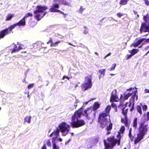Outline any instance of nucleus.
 <instances>
[{"label":"nucleus","mask_w":149,"mask_h":149,"mask_svg":"<svg viewBox=\"0 0 149 149\" xmlns=\"http://www.w3.org/2000/svg\"><path fill=\"white\" fill-rule=\"evenodd\" d=\"M47 145L48 146H51V142L49 140H48L47 142Z\"/></svg>","instance_id":"nucleus-42"},{"label":"nucleus","mask_w":149,"mask_h":149,"mask_svg":"<svg viewBox=\"0 0 149 149\" xmlns=\"http://www.w3.org/2000/svg\"><path fill=\"white\" fill-rule=\"evenodd\" d=\"M57 139V137L56 136H55L52 139V143H53V142L54 141V142L55 143V140H56V139Z\"/></svg>","instance_id":"nucleus-45"},{"label":"nucleus","mask_w":149,"mask_h":149,"mask_svg":"<svg viewBox=\"0 0 149 149\" xmlns=\"http://www.w3.org/2000/svg\"><path fill=\"white\" fill-rule=\"evenodd\" d=\"M117 15L118 17H120L122 16L123 15V14L122 13L119 12L117 13Z\"/></svg>","instance_id":"nucleus-40"},{"label":"nucleus","mask_w":149,"mask_h":149,"mask_svg":"<svg viewBox=\"0 0 149 149\" xmlns=\"http://www.w3.org/2000/svg\"><path fill=\"white\" fill-rule=\"evenodd\" d=\"M128 136L131 140L132 141L134 139V137L132 135V132H129Z\"/></svg>","instance_id":"nucleus-35"},{"label":"nucleus","mask_w":149,"mask_h":149,"mask_svg":"<svg viewBox=\"0 0 149 149\" xmlns=\"http://www.w3.org/2000/svg\"><path fill=\"white\" fill-rule=\"evenodd\" d=\"M34 85L33 83L30 84L28 86V88L29 89H30L33 88Z\"/></svg>","instance_id":"nucleus-36"},{"label":"nucleus","mask_w":149,"mask_h":149,"mask_svg":"<svg viewBox=\"0 0 149 149\" xmlns=\"http://www.w3.org/2000/svg\"><path fill=\"white\" fill-rule=\"evenodd\" d=\"M32 14L30 13H28L24 16V17L21 19L17 23L13 25L10 26L8 28L6 29V33L7 35L10 33L12 30L14 29L17 26H24L26 24L25 19L29 16H32Z\"/></svg>","instance_id":"nucleus-6"},{"label":"nucleus","mask_w":149,"mask_h":149,"mask_svg":"<svg viewBox=\"0 0 149 149\" xmlns=\"http://www.w3.org/2000/svg\"><path fill=\"white\" fill-rule=\"evenodd\" d=\"M131 95H132V93H128L125 95L123 97V95L121 94L120 98L119 99L117 95L116 90H114L112 91L111 93L110 101L111 102H117L120 100L122 101H123L125 100H127Z\"/></svg>","instance_id":"nucleus-7"},{"label":"nucleus","mask_w":149,"mask_h":149,"mask_svg":"<svg viewBox=\"0 0 149 149\" xmlns=\"http://www.w3.org/2000/svg\"><path fill=\"white\" fill-rule=\"evenodd\" d=\"M61 41H58L55 42H51V47H56L58 46V44L60 43Z\"/></svg>","instance_id":"nucleus-22"},{"label":"nucleus","mask_w":149,"mask_h":149,"mask_svg":"<svg viewBox=\"0 0 149 149\" xmlns=\"http://www.w3.org/2000/svg\"><path fill=\"white\" fill-rule=\"evenodd\" d=\"M70 125L65 122H62L60 124L57 130H59L60 132L62 133V135L65 136L70 131Z\"/></svg>","instance_id":"nucleus-9"},{"label":"nucleus","mask_w":149,"mask_h":149,"mask_svg":"<svg viewBox=\"0 0 149 149\" xmlns=\"http://www.w3.org/2000/svg\"><path fill=\"white\" fill-rule=\"evenodd\" d=\"M111 107L110 105H108L104 111H103L102 113L100 114L98 121L100 123V126L102 128H104L109 123L108 121V117L109 115Z\"/></svg>","instance_id":"nucleus-2"},{"label":"nucleus","mask_w":149,"mask_h":149,"mask_svg":"<svg viewBox=\"0 0 149 149\" xmlns=\"http://www.w3.org/2000/svg\"><path fill=\"white\" fill-rule=\"evenodd\" d=\"M65 78H67L68 79H69V78L67 76H64L63 77V79H64Z\"/></svg>","instance_id":"nucleus-50"},{"label":"nucleus","mask_w":149,"mask_h":149,"mask_svg":"<svg viewBox=\"0 0 149 149\" xmlns=\"http://www.w3.org/2000/svg\"><path fill=\"white\" fill-rule=\"evenodd\" d=\"M149 53V50L145 54V55H144V56L146 55L147 54H148Z\"/></svg>","instance_id":"nucleus-63"},{"label":"nucleus","mask_w":149,"mask_h":149,"mask_svg":"<svg viewBox=\"0 0 149 149\" xmlns=\"http://www.w3.org/2000/svg\"><path fill=\"white\" fill-rule=\"evenodd\" d=\"M145 93H149V90L146 89H145Z\"/></svg>","instance_id":"nucleus-48"},{"label":"nucleus","mask_w":149,"mask_h":149,"mask_svg":"<svg viewBox=\"0 0 149 149\" xmlns=\"http://www.w3.org/2000/svg\"><path fill=\"white\" fill-rule=\"evenodd\" d=\"M105 19V17H104L102 18V19H101L100 21V22H101L103 20Z\"/></svg>","instance_id":"nucleus-58"},{"label":"nucleus","mask_w":149,"mask_h":149,"mask_svg":"<svg viewBox=\"0 0 149 149\" xmlns=\"http://www.w3.org/2000/svg\"><path fill=\"white\" fill-rule=\"evenodd\" d=\"M63 14L64 15L63 16H64V18H66L67 16V14H65L64 13V14Z\"/></svg>","instance_id":"nucleus-54"},{"label":"nucleus","mask_w":149,"mask_h":149,"mask_svg":"<svg viewBox=\"0 0 149 149\" xmlns=\"http://www.w3.org/2000/svg\"><path fill=\"white\" fill-rule=\"evenodd\" d=\"M149 53V50L145 54V55H144V56L146 55L147 54H148Z\"/></svg>","instance_id":"nucleus-64"},{"label":"nucleus","mask_w":149,"mask_h":149,"mask_svg":"<svg viewBox=\"0 0 149 149\" xmlns=\"http://www.w3.org/2000/svg\"><path fill=\"white\" fill-rule=\"evenodd\" d=\"M68 44L69 45H72V46H74V47H75V46L74 45H72V44H71L70 43V42H68Z\"/></svg>","instance_id":"nucleus-57"},{"label":"nucleus","mask_w":149,"mask_h":149,"mask_svg":"<svg viewBox=\"0 0 149 149\" xmlns=\"http://www.w3.org/2000/svg\"><path fill=\"white\" fill-rule=\"evenodd\" d=\"M139 51V49H133L132 50L129 51V52L134 55L137 53Z\"/></svg>","instance_id":"nucleus-26"},{"label":"nucleus","mask_w":149,"mask_h":149,"mask_svg":"<svg viewBox=\"0 0 149 149\" xmlns=\"http://www.w3.org/2000/svg\"><path fill=\"white\" fill-rule=\"evenodd\" d=\"M137 118H134L133 122V126L136 129L137 127Z\"/></svg>","instance_id":"nucleus-23"},{"label":"nucleus","mask_w":149,"mask_h":149,"mask_svg":"<svg viewBox=\"0 0 149 149\" xmlns=\"http://www.w3.org/2000/svg\"><path fill=\"white\" fill-rule=\"evenodd\" d=\"M125 121L123 119H121V122H122V123H124V122Z\"/></svg>","instance_id":"nucleus-59"},{"label":"nucleus","mask_w":149,"mask_h":149,"mask_svg":"<svg viewBox=\"0 0 149 149\" xmlns=\"http://www.w3.org/2000/svg\"><path fill=\"white\" fill-rule=\"evenodd\" d=\"M31 117L30 116H26L24 119V121L29 123L31 122Z\"/></svg>","instance_id":"nucleus-27"},{"label":"nucleus","mask_w":149,"mask_h":149,"mask_svg":"<svg viewBox=\"0 0 149 149\" xmlns=\"http://www.w3.org/2000/svg\"><path fill=\"white\" fill-rule=\"evenodd\" d=\"M137 91L136 90L133 91L132 93V97L131 99V101H132V102L134 103L135 100H136L138 99Z\"/></svg>","instance_id":"nucleus-13"},{"label":"nucleus","mask_w":149,"mask_h":149,"mask_svg":"<svg viewBox=\"0 0 149 149\" xmlns=\"http://www.w3.org/2000/svg\"><path fill=\"white\" fill-rule=\"evenodd\" d=\"M111 55V53H109L107 54V55H106L104 57V59L106 58L108 56H110Z\"/></svg>","instance_id":"nucleus-46"},{"label":"nucleus","mask_w":149,"mask_h":149,"mask_svg":"<svg viewBox=\"0 0 149 149\" xmlns=\"http://www.w3.org/2000/svg\"><path fill=\"white\" fill-rule=\"evenodd\" d=\"M134 14H135V15H136V14H137V12H136V11H134Z\"/></svg>","instance_id":"nucleus-62"},{"label":"nucleus","mask_w":149,"mask_h":149,"mask_svg":"<svg viewBox=\"0 0 149 149\" xmlns=\"http://www.w3.org/2000/svg\"><path fill=\"white\" fill-rule=\"evenodd\" d=\"M117 136L119 138L118 139H115L113 136L108 137L107 140L104 139L103 142L104 149H112L117 143L119 145L121 136L119 134Z\"/></svg>","instance_id":"nucleus-3"},{"label":"nucleus","mask_w":149,"mask_h":149,"mask_svg":"<svg viewBox=\"0 0 149 149\" xmlns=\"http://www.w3.org/2000/svg\"><path fill=\"white\" fill-rule=\"evenodd\" d=\"M91 101V100H89L88 101L86 102H84V104H88V102H89L90 101Z\"/></svg>","instance_id":"nucleus-52"},{"label":"nucleus","mask_w":149,"mask_h":149,"mask_svg":"<svg viewBox=\"0 0 149 149\" xmlns=\"http://www.w3.org/2000/svg\"><path fill=\"white\" fill-rule=\"evenodd\" d=\"M99 107L100 104L98 102H95L93 108V110L94 111H95L99 108ZM93 113L94 116H95V113L94 112V111Z\"/></svg>","instance_id":"nucleus-16"},{"label":"nucleus","mask_w":149,"mask_h":149,"mask_svg":"<svg viewBox=\"0 0 149 149\" xmlns=\"http://www.w3.org/2000/svg\"><path fill=\"white\" fill-rule=\"evenodd\" d=\"M60 131L59 130H57V128L56 130H54L50 135V136L52 137L54 136H59V132Z\"/></svg>","instance_id":"nucleus-17"},{"label":"nucleus","mask_w":149,"mask_h":149,"mask_svg":"<svg viewBox=\"0 0 149 149\" xmlns=\"http://www.w3.org/2000/svg\"><path fill=\"white\" fill-rule=\"evenodd\" d=\"M101 77H102V76L101 75H100L99 76V79H100V78Z\"/></svg>","instance_id":"nucleus-61"},{"label":"nucleus","mask_w":149,"mask_h":149,"mask_svg":"<svg viewBox=\"0 0 149 149\" xmlns=\"http://www.w3.org/2000/svg\"><path fill=\"white\" fill-rule=\"evenodd\" d=\"M57 139L59 141H62V139L61 138H57Z\"/></svg>","instance_id":"nucleus-49"},{"label":"nucleus","mask_w":149,"mask_h":149,"mask_svg":"<svg viewBox=\"0 0 149 149\" xmlns=\"http://www.w3.org/2000/svg\"><path fill=\"white\" fill-rule=\"evenodd\" d=\"M132 129L131 128L129 130V132H132Z\"/></svg>","instance_id":"nucleus-60"},{"label":"nucleus","mask_w":149,"mask_h":149,"mask_svg":"<svg viewBox=\"0 0 149 149\" xmlns=\"http://www.w3.org/2000/svg\"><path fill=\"white\" fill-rule=\"evenodd\" d=\"M116 66V64L115 63L113 64L111 67L110 68H109L108 69V70H110V71L112 70H114Z\"/></svg>","instance_id":"nucleus-32"},{"label":"nucleus","mask_w":149,"mask_h":149,"mask_svg":"<svg viewBox=\"0 0 149 149\" xmlns=\"http://www.w3.org/2000/svg\"><path fill=\"white\" fill-rule=\"evenodd\" d=\"M80 44L81 45L80 46L81 47H85L84 45L81 44V43H80Z\"/></svg>","instance_id":"nucleus-55"},{"label":"nucleus","mask_w":149,"mask_h":149,"mask_svg":"<svg viewBox=\"0 0 149 149\" xmlns=\"http://www.w3.org/2000/svg\"><path fill=\"white\" fill-rule=\"evenodd\" d=\"M145 2L146 5L148 6L149 5V1L148 0H145Z\"/></svg>","instance_id":"nucleus-44"},{"label":"nucleus","mask_w":149,"mask_h":149,"mask_svg":"<svg viewBox=\"0 0 149 149\" xmlns=\"http://www.w3.org/2000/svg\"><path fill=\"white\" fill-rule=\"evenodd\" d=\"M145 42H149V38L148 39L142 38L139 40L137 42L131 44V46H133L134 47L138 46L140 44L142 43V45Z\"/></svg>","instance_id":"nucleus-12"},{"label":"nucleus","mask_w":149,"mask_h":149,"mask_svg":"<svg viewBox=\"0 0 149 149\" xmlns=\"http://www.w3.org/2000/svg\"><path fill=\"white\" fill-rule=\"evenodd\" d=\"M112 124L110 123H109V124L108 126H107L106 129V130L107 132V133L106 134L108 135L111 132L110 131L112 129Z\"/></svg>","instance_id":"nucleus-15"},{"label":"nucleus","mask_w":149,"mask_h":149,"mask_svg":"<svg viewBox=\"0 0 149 149\" xmlns=\"http://www.w3.org/2000/svg\"><path fill=\"white\" fill-rule=\"evenodd\" d=\"M143 19L145 22L142 23L140 29V32L142 33V32H148L143 36H147L149 33V15L147 14L143 17Z\"/></svg>","instance_id":"nucleus-8"},{"label":"nucleus","mask_w":149,"mask_h":149,"mask_svg":"<svg viewBox=\"0 0 149 149\" xmlns=\"http://www.w3.org/2000/svg\"><path fill=\"white\" fill-rule=\"evenodd\" d=\"M92 111L91 109L88 108L86 110H84L83 112V108L81 107L72 116L71 123L72 127L73 128H78L85 125V123L84 121L83 120H79L78 118H80L81 115L82 114L85 116L88 119H89L90 117L88 115Z\"/></svg>","instance_id":"nucleus-1"},{"label":"nucleus","mask_w":149,"mask_h":149,"mask_svg":"<svg viewBox=\"0 0 149 149\" xmlns=\"http://www.w3.org/2000/svg\"><path fill=\"white\" fill-rule=\"evenodd\" d=\"M142 109L143 111H146L147 109V106L146 105H144L143 106H142Z\"/></svg>","instance_id":"nucleus-38"},{"label":"nucleus","mask_w":149,"mask_h":149,"mask_svg":"<svg viewBox=\"0 0 149 149\" xmlns=\"http://www.w3.org/2000/svg\"><path fill=\"white\" fill-rule=\"evenodd\" d=\"M92 86L91 79L88 77H86L84 83L81 85L82 90L83 91H85L91 88Z\"/></svg>","instance_id":"nucleus-10"},{"label":"nucleus","mask_w":149,"mask_h":149,"mask_svg":"<svg viewBox=\"0 0 149 149\" xmlns=\"http://www.w3.org/2000/svg\"><path fill=\"white\" fill-rule=\"evenodd\" d=\"M47 8L45 6L38 5L36 7V10L34 12L35 18L38 21H39L47 13L46 12H44Z\"/></svg>","instance_id":"nucleus-5"},{"label":"nucleus","mask_w":149,"mask_h":149,"mask_svg":"<svg viewBox=\"0 0 149 149\" xmlns=\"http://www.w3.org/2000/svg\"><path fill=\"white\" fill-rule=\"evenodd\" d=\"M59 3L60 4H63L64 5H68V3L65 0H59Z\"/></svg>","instance_id":"nucleus-28"},{"label":"nucleus","mask_w":149,"mask_h":149,"mask_svg":"<svg viewBox=\"0 0 149 149\" xmlns=\"http://www.w3.org/2000/svg\"><path fill=\"white\" fill-rule=\"evenodd\" d=\"M11 47H13V48L12 50L11 51V53L13 54L14 53H16L17 52L20 50L19 48V47H18L16 45H15L14 43H13L10 46Z\"/></svg>","instance_id":"nucleus-14"},{"label":"nucleus","mask_w":149,"mask_h":149,"mask_svg":"<svg viewBox=\"0 0 149 149\" xmlns=\"http://www.w3.org/2000/svg\"><path fill=\"white\" fill-rule=\"evenodd\" d=\"M84 28L85 29L84 31L83 32V33L84 34H87L88 33V30L87 27L84 26Z\"/></svg>","instance_id":"nucleus-33"},{"label":"nucleus","mask_w":149,"mask_h":149,"mask_svg":"<svg viewBox=\"0 0 149 149\" xmlns=\"http://www.w3.org/2000/svg\"><path fill=\"white\" fill-rule=\"evenodd\" d=\"M6 32V29L1 31L0 32V39L3 38L5 36L7 35Z\"/></svg>","instance_id":"nucleus-18"},{"label":"nucleus","mask_w":149,"mask_h":149,"mask_svg":"<svg viewBox=\"0 0 149 149\" xmlns=\"http://www.w3.org/2000/svg\"><path fill=\"white\" fill-rule=\"evenodd\" d=\"M85 9L82 8V6H81L79 10V11L80 12L81 14H82L83 12V11Z\"/></svg>","instance_id":"nucleus-39"},{"label":"nucleus","mask_w":149,"mask_h":149,"mask_svg":"<svg viewBox=\"0 0 149 149\" xmlns=\"http://www.w3.org/2000/svg\"><path fill=\"white\" fill-rule=\"evenodd\" d=\"M50 42L51 43V40H50L49 41L47 42V44H49Z\"/></svg>","instance_id":"nucleus-56"},{"label":"nucleus","mask_w":149,"mask_h":149,"mask_svg":"<svg viewBox=\"0 0 149 149\" xmlns=\"http://www.w3.org/2000/svg\"><path fill=\"white\" fill-rule=\"evenodd\" d=\"M134 89V88H132V87H131V88H130L129 89H127V91L132 90L133 89Z\"/></svg>","instance_id":"nucleus-51"},{"label":"nucleus","mask_w":149,"mask_h":149,"mask_svg":"<svg viewBox=\"0 0 149 149\" xmlns=\"http://www.w3.org/2000/svg\"><path fill=\"white\" fill-rule=\"evenodd\" d=\"M26 77H25L22 80V81L23 82H25V83H26V80H25Z\"/></svg>","instance_id":"nucleus-53"},{"label":"nucleus","mask_w":149,"mask_h":149,"mask_svg":"<svg viewBox=\"0 0 149 149\" xmlns=\"http://www.w3.org/2000/svg\"><path fill=\"white\" fill-rule=\"evenodd\" d=\"M149 120V111L148 112L147 114L146 120L148 121Z\"/></svg>","instance_id":"nucleus-43"},{"label":"nucleus","mask_w":149,"mask_h":149,"mask_svg":"<svg viewBox=\"0 0 149 149\" xmlns=\"http://www.w3.org/2000/svg\"><path fill=\"white\" fill-rule=\"evenodd\" d=\"M125 126H122L120 128V132H121V133H123L124 132V131L125 130Z\"/></svg>","instance_id":"nucleus-34"},{"label":"nucleus","mask_w":149,"mask_h":149,"mask_svg":"<svg viewBox=\"0 0 149 149\" xmlns=\"http://www.w3.org/2000/svg\"><path fill=\"white\" fill-rule=\"evenodd\" d=\"M145 122H143L139 123V124L138 133L137 137L134 141V143L136 144L139 142L144 137L148 131V125L145 124Z\"/></svg>","instance_id":"nucleus-4"},{"label":"nucleus","mask_w":149,"mask_h":149,"mask_svg":"<svg viewBox=\"0 0 149 149\" xmlns=\"http://www.w3.org/2000/svg\"><path fill=\"white\" fill-rule=\"evenodd\" d=\"M17 44L19 45V48L20 50L22 49H24L26 48V47L21 44H19L18 42H17Z\"/></svg>","instance_id":"nucleus-30"},{"label":"nucleus","mask_w":149,"mask_h":149,"mask_svg":"<svg viewBox=\"0 0 149 149\" xmlns=\"http://www.w3.org/2000/svg\"><path fill=\"white\" fill-rule=\"evenodd\" d=\"M98 71L100 73V75H102V77L104 76L105 72V69H100L98 70Z\"/></svg>","instance_id":"nucleus-21"},{"label":"nucleus","mask_w":149,"mask_h":149,"mask_svg":"<svg viewBox=\"0 0 149 149\" xmlns=\"http://www.w3.org/2000/svg\"><path fill=\"white\" fill-rule=\"evenodd\" d=\"M59 146L56 145V143L54 142H53V149H59Z\"/></svg>","instance_id":"nucleus-31"},{"label":"nucleus","mask_w":149,"mask_h":149,"mask_svg":"<svg viewBox=\"0 0 149 149\" xmlns=\"http://www.w3.org/2000/svg\"><path fill=\"white\" fill-rule=\"evenodd\" d=\"M59 4L56 3H53L49 9V10L52 12L60 13L61 14H64L63 12L58 9V8H59Z\"/></svg>","instance_id":"nucleus-11"},{"label":"nucleus","mask_w":149,"mask_h":149,"mask_svg":"<svg viewBox=\"0 0 149 149\" xmlns=\"http://www.w3.org/2000/svg\"><path fill=\"white\" fill-rule=\"evenodd\" d=\"M124 124L125 125V126L126 127H128L129 126V124L128 123L127 121L125 120V121L124 122Z\"/></svg>","instance_id":"nucleus-41"},{"label":"nucleus","mask_w":149,"mask_h":149,"mask_svg":"<svg viewBox=\"0 0 149 149\" xmlns=\"http://www.w3.org/2000/svg\"><path fill=\"white\" fill-rule=\"evenodd\" d=\"M128 110V109L126 107H124L122 109V113L125 117H127Z\"/></svg>","instance_id":"nucleus-20"},{"label":"nucleus","mask_w":149,"mask_h":149,"mask_svg":"<svg viewBox=\"0 0 149 149\" xmlns=\"http://www.w3.org/2000/svg\"><path fill=\"white\" fill-rule=\"evenodd\" d=\"M86 145L87 146L86 148L87 149H91L92 147L94 145V143H92L91 142H87L86 143Z\"/></svg>","instance_id":"nucleus-19"},{"label":"nucleus","mask_w":149,"mask_h":149,"mask_svg":"<svg viewBox=\"0 0 149 149\" xmlns=\"http://www.w3.org/2000/svg\"><path fill=\"white\" fill-rule=\"evenodd\" d=\"M134 54H131L129 55L127 54L126 56V59H128L131 58L132 56L134 55Z\"/></svg>","instance_id":"nucleus-37"},{"label":"nucleus","mask_w":149,"mask_h":149,"mask_svg":"<svg viewBox=\"0 0 149 149\" xmlns=\"http://www.w3.org/2000/svg\"><path fill=\"white\" fill-rule=\"evenodd\" d=\"M129 1V0H120L119 4L121 5H125L127 4Z\"/></svg>","instance_id":"nucleus-25"},{"label":"nucleus","mask_w":149,"mask_h":149,"mask_svg":"<svg viewBox=\"0 0 149 149\" xmlns=\"http://www.w3.org/2000/svg\"><path fill=\"white\" fill-rule=\"evenodd\" d=\"M70 141H71V139H69L68 140V141L65 142V144H68Z\"/></svg>","instance_id":"nucleus-47"},{"label":"nucleus","mask_w":149,"mask_h":149,"mask_svg":"<svg viewBox=\"0 0 149 149\" xmlns=\"http://www.w3.org/2000/svg\"><path fill=\"white\" fill-rule=\"evenodd\" d=\"M137 110L138 112L139 113L140 115L142 114L141 107L140 106L137 105Z\"/></svg>","instance_id":"nucleus-29"},{"label":"nucleus","mask_w":149,"mask_h":149,"mask_svg":"<svg viewBox=\"0 0 149 149\" xmlns=\"http://www.w3.org/2000/svg\"><path fill=\"white\" fill-rule=\"evenodd\" d=\"M13 17V15L11 14H9L7 15L6 19H5L6 21L10 20Z\"/></svg>","instance_id":"nucleus-24"}]
</instances>
